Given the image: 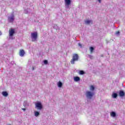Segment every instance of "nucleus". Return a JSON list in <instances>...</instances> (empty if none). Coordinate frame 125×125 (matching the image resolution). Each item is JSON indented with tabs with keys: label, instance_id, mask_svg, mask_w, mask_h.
I'll return each instance as SVG.
<instances>
[{
	"label": "nucleus",
	"instance_id": "nucleus-1",
	"mask_svg": "<svg viewBox=\"0 0 125 125\" xmlns=\"http://www.w3.org/2000/svg\"><path fill=\"white\" fill-rule=\"evenodd\" d=\"M95 94V93L94 92V91H86L85 92V95L87 99L90 100V99H92Z\"/></svg>",
	"mask_w": 125,
	"mask_h": 125
},
{
	"label": "nucleus",
	"instance_id": "nucleus-2",
	"mask_svg": "<svg viewBox=\"0 0 125 125\" xmlns=\"http://www.w3.org/2000/svg\"><path fill=\"white\" fill-rule=\"evenodd\" d=\"M31 38L32 42H37L38 39V32H34L31 33Z\"/></svg>",
	"mask_w": 125,
	"mask_h": 125
},
{
	"label": "nucleus",
	"instance_id": "nucleus-3",
	"mask_svg": "<svg viewBox=\"0 0 125 125\" xmlns=\"http://www.w3.org/2000/svg\"><path fill=\"white\" fill-rule=\"evenodd\" d=\"M78 60H79V55L77 54H73L72 59L70 61L71 63L74 64H75V62L78 61Z\"/></svg>",
	"mask_w": 125,
	"mask_h": 125
},
{
	"label": "nucleus",
	"instance_id": "nucleus-4",
	"mask_svg": "<svg viewBox=\"0 0 125 125\" xmlns=\"http://www.w3.org/2000/svg\"><path fill=\"white\" fill-rule=\"evenodd\" d=\"M15 34V30L14 29L11 28L9 30V39L13 40V35Z\"/></svg>",
	"mask_w": 125,
	"mask_h": 125
},
{
	"label": "nucleus",
	"instance_id": "nucleus-5",
	"mask_svg": "<svg viewBox=\"0 0 125 125\" xmlns=\"http://www.w3.org/2000/svg\"><path fill=\"white\" fill-rule=\"evenodd\" d=\"M15 19V17H14V14H11L8 17V22H13L14 20Z\"/></svg>",
	"mask_w": 125,
	"mask_h": 125
},
{
	"label": "nucleus",
	"instance_id": "nucleus-6",
	"mask_svg": "<svg viewBox=\"0 0 125 125\" xmlns=\"http://www.w3.org/2000/svg\"><path fill=\"white\" fill-rule=\"evenodd\" d=\"M65 8H70V5L71 4V0H64Z\"/></svg>",
	"mask_w": 125,
	"mask_h": 125
},
{
	"label": "nucleus",
	"instance_id": "nucleus-7",
	"mask_svg": "<svg viewBox=\"0 0 125 125\" xmlns=\"http://www.w3.org/2000/svg\"><path fill=\"white\" fill-rule=\"evenodd\" d=\"M36 108H37L38 110H42V105L41 102H38L36 104Z\"/></svg>",
	"mask_w": 125,
	"mask_h": 125
},
{
	"label": "nucleus",
	"instance_id": "nucleus-8",
	"mask_svg": "<svg viewBox=\"0 0 125 125\" xmlns=\"http://www.w3.org/2000/svg\"><path fill=\"white\" fill-rule=\"evenodd\" d=\"M84 23H85V24H86V25H89V24H92L93 21H92V20H86L84 21Z\"/></svg>",
	"mask_w": 125,
	"mask_h": 125
},
{
	"label": "nucleus",
	"instance_id": "nucleus-9",
	"mask_svg": "<svg viewBox=\"0 0 125 125\" xmlns=\"http://www.w3.org/2000/svg\"><path fill=\"white\" fill-rule=\"evenodd\" d=\"M24 55H25V51H24V50H20V56H21V57H23V56H24Z\"/></svg>",
	"mask_w": 125,
	"mask_h": 125
},
{
	"label": "nucleus",
	"instance_id": "nucleus-10",
	"mask_svg": "<svg viewBox=\"0 0 125 125\" xmlns=\"http://www.w3.org/2000/svg\"><path fill=\"white\" fill-rule=\"evenodd\" d=\"M119 96H120V97H124V96H125V92H124L123 90L120 91Z\"/></svg>",
	"mask_w": 125,
	"mask_h": 125
},
{
	"label": "nucleus",
	"instance_id": "nucleus-11",
	"mask_svg": "<svg viewBox=\"0 0 125 125\" xmlns=\"http://www.w3.org/2000/svg\"><path fill=\"white\" fill-rule=\"evenodd\" d=\"M90 91H94L95 89V87H94L93 85H91L89 87Z\"/></svg>",
	"mask_w": 125,
	"mask_h": 125
},
{
	"label": "nucleus",
	"instance_id": "nucleus-12",
	"mask_svg": "<svg viewBox=\"0 0 125 125\" xmlns=\"http://www.w3.org/2000/svg\"><path fill=\"white\" fill-rule=\"evenodd\" d=\"M2 95H3V96H4L5 97H7V96H8V93H7V92L6 91L2 92Z\"/></svg>",
	"mask_w": 125,
	"mask_h": 125
},
{
	"label": "nucleus",
	"instance_id": "nucleus-13",
	"mask_svg": "<svg viewBox=\"0 0 125 125\" xmlns=\"http://www.w3.org/2000/svg\"><path fill=\"white\" fill-rule=\"evenodd\" d=\"M58 87H59L60 88H61V87H62V85H63V84L62 83V82L59 81L58 83Z\"/></svg>",
	"mask_w": 125,
	"mask_h": 125
},
{
	"label": "nucleus",
	"instance_id": "nucleus-14",
	"mask_svg": "<svg viewBox=\"0 0 125 125\" xmlns=\"http://www.w3.org/2000/svg\"><path fill=\"white\" fill-rule=\"evenodd\" d=\"M80 78L79 77H74V82H79V81H80Z\"/></svg>",
	"mask_w": 125,
	"mask_h": 125
},
{
	"label": "nucleus",
	"instance_id": "nucleus-15",
	"mask_svg": "<svg viewBox=\"0 0 125 125\" xmlns=\"http://www.w3.org/2000/svg\"><path fill=\"white\" fill-rule=\"evenodd\" d=\"M110 115L113 117V118H115V117H116V112L112 111L110 113Z\"/></svg>",
	"mask_w": 125,
	"mask_h": 125
},
{
	"label": "nucleus",
	"instance_id": "nucleus-16",
	"mask_svg": "<svg viewBox=\"0 0 125 125\" xmlns=\"http://www.w3.org/2000/svg\"><path fill=\"white\" fill-rule=\"evenodd\" d=\"M34 115L35 117H39V116H40V112H39V111H35Z\"/></svg>",
	"mask_w": 125,
	"mask_h": 125
},
{
	"label": "nucleus",
	"instance_id": "nucleus-17",
	"mask_svg": "<svg viewBox=\"0 0 125 125\" xmlns=\"http://www.w3.org/2000/svg\"><path fill=\"white\" fill-rule=\"evenodd\" d=\"M79 75H84V74H85V72H84V71H83V70H80L79 72Z\"/></svg>",
	"mask_w": 125,
	"mask_h": 125
},
{
	"label": "nucleus",
	"instance_id": "nucleus-18",
	"mask_svg": "<svg viewBox=\"0 0 125 125\" xmlns=\"http://www.w3.org/2000/svg\"><path fill=\"white\" fill-rule=\"evenodd\" d=\"M112 97L113 98H116V97H118V94L117 93H113L112 94Z\"/></svg>",
	"mask_w": 125,
	"mask_h": 125
},
{
	"label": "nucleus",
	"instance_id": "nucleus-19",
	"mask_svg": "<svg viewBox=\"0 0 125 125\" xmlns=\"http://www.w3.org/2000/svg\"><path fill=\"white\" fill-rule=\"evenodd\" d=\"M93 50H94V48H93V47H90V51L91 53H92V52H93Z\"/></svg>",
	"mask_w": 125,
	"mask_h": 125
},
{
	"label": "nucleus",
	"instance_id": "nucleus-20",
	"mask_svg": "<svg viewBox=\"0 0 125 125\" xmlns=\"http://www.w3.org/2000/svg\"><path fill=\"white\" fill-rule=\"evenodd\" d=\"M53 28H54V29H58V26H57V25L55 24V25H54V26H53Z\"/></svg>",
	"mask_w": 125,
	"mask_h": 125
},
{
	"label": "nucleus",
	"instance_id": "nucleus-21",
	"mask_svg": "<svg viewBox=\"0 0 125 125\" xmlns=\"http://www.w3.org/2000/svg\"><path fill=\"white\" fill-rule=\"evenodd\" d=\"M43 62H44V64H45V65L47 64V63H48V62H47V60H44Z\"/></svg>",
	"mask_w": 125,
	"mask_h": 125
},
{
	"label": "nucleus",
	"instance_id": "nucleus-22",
	"mask_svg": "<svg viewBox=\"0 0 125 125\" xmlns=\"http://www.w3.org/2000/svg\"><path fill=\"white\" fill-rule=\"evenodd\" d=\"M78 45H79V46H80V47H83V45H82V44H81V43H79Z\"/></svg>",
	"mask_w": 125,
	"mask_h": 125
},
{
	"label": "nucleus",
	"instance_id": "nucleus-23",
	"mask_svg": "<svg viewBox=\"0 0 125 125\" xmlns=\"http://www.w3.org/2000/svg\"><path fill=\"white\" fill-rule=\"evenodd\" d=\"M119 34H120V31H117V32L116 33V35H117V36H118V35H119Z\"/></svg>",
	"mask_w": 125,
	"mask_h": 125
},
{
	"label": "nucleus",
	"instance_id": "nucleus-24",
	"mask_svg": "<svg viewBox=\"0 0 125 125\" xmlns=\"http://www.w3.org/2000/svg\"><path fill=\"white\" fill-rule=\"evenodd\" d=\"M89 58H90V59H92V58H93V57L92 56H90V55H89Z\"/></svg>",
	"mask_w": 125,
	"mask_h": 125
},
{
	"label": "nucleus",
	"instance_id": "nucleus-25",
	"mask_svg": "<svg viewBox=\"0 0 125 125\" xmlns=\"http://www.w3.org/2000/svg\"><path fill=\"white\" fill-rule=\"evenodd\" d=\"M99 3H101V1H102V0H97Z\"/></svg>",
	"mask_w": 125,
	"mask_h": 125
},
{
	"label": "nucleus",
	"instance_id": "nucleus-26",
	"mask_svg": "<svg viewBox=\"0 0 125 125\" xmlns=\"http://www.w3.org/2000/svg\"><path fill=\"white\" fill-rule=\"evenodd\" d=\"M22 110L23 111H26V108H22Z\"/></svg>",
	"mask_w": 125,
	"mask_h": 125
},
{
	"label": "nucleus",
	"instance_id": "nucleus-27",
	"mask_svg": "<svg viewBox=\"0 0 125 125\" xmlns=\"http://www.w3.org/2000/svg\"><path fill=\"white\" fill-rule=\"evenodd\" d=\"M0 36H1V32L0 31Z\"/></svg>",
	"mask_w": 125,
	"mask_h": 125
},
{
	"label": "nucleus",
	"instance_id": "nucleus-28",
	"mask_svg": "<svg viewBox=\"0 0 125 125\" xmlns=\"http://www.w3.org/2000/svg\"><path fill=\"white\" fill-rule=\"evenodd\" d=\"M25 103H26V102H24V104H23L24 105H25Z\"/></svg>",
	"mask_w": 125,
	"mask_h": 125
},
{
	"label": "nucleus",
	"instance_id": "nucleus-29",
	"mask_svg": "<svg viewBox=\"0 0 125 125\" xmlns=\"http://www.w3.org/2000/svg\"><path fill=\"white\" fill-rule=\"evenodd\" d=\"M33 70H34V67H33Z\"/></svg>",
	"mask_w": 125,
	"mask_h": 125
},
{
	"label": "nucleus",
	"instance_id": "nucleus-30",
	"mask_svg": "<svg viewBox=\"0 0 125 125\" xmlns=\"http://www.w3.org/2000/svg\"><path fill=\"white\" fill-rule=\"evenodd\" d=\"M25 13H27V12H25Z\"/></svg>",
	"mask_w": 125,
	"mask_h": 125
}]
</instances>
